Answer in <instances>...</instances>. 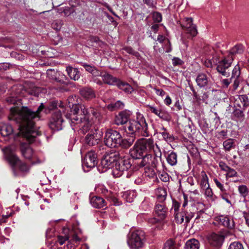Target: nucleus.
<instances>
[{
  "label": "nucleus",
  "instance_id": "obj_1",
  "mask_svg": "<svg viewBox=\"0 0 249 249\" xmlns=\"http://www.w3.org/2000/svg\"><path fill=\"white\" fill-rule=\"evenodd\" d=\"M56 106L57 103L55 102H53L45 107L42 103L36 112L32 111L26 107H12L9 119L20 124L18 127L19 131L14 136V139L17 140L18 137L22 136L26 138L29 142H32L36 136L40 135L39 131L35 130L33 119L39 117V112L43 109L47 113Z\"/></svg>",
  "mask_w": 249,
  "mask_h": 249
},
{
  "label": "nucleus",
  "instance_id": "obj_2",
  "mask_svg": "<svg viewBox=\"0 0 249 249\" xmlns=\"http://www.w3.org/2000/svg\"><path fill=\"white\" fill-rule=\"evenodd\" d=\"M69 107L73 112L72 115L66 114V117L71 120V125L74 130H79L81 133L85 134L91 128L92 124H98L102 120V116L97 109L86 108L76 103L73 96L68 98Z\"/></svg>",
  "mask_w": 249,
  "mask_h": 249
},
{
  "label": "nucleus",
  "instance_id": "obj_3",
  "mask_svg": "<svg viewBox=\"0 0 249 249\" xmlns=\"http://www.w3.org/2000/svg\"><path fill=\"white\" fill-rule=\"evenodd\" d=\"M153 153L156 157L161 156V152L158 145L153 138H142L137 141L132 148L130 149V156L135 159L143 156L144 153Z\"/></svg>",
  "mask_w": 249,
  "mask_h": 249
},
{
  "label": "nucleus",
  "instance_id": "obj_4",
  "mask_svg": "<svg viewBox=\"0 0 249 249\" xmlns=\"http://www.w3.org/2000/svg\"><path fill=\"white\" fill-rule=\"evenodd\" d=\"M128 132L139 136L148 137V126L143 115L139 112L136 113V119L131 120L127 125Z\"/></svg>",
  "mask_w": 249,
  "mask_h": 249
},
{
  "label": "nucleus",
  "instance_id": "obj_5",
  "mask_svg": "<svg viewBox=\"0 0 249 249\" xmlns=\"http://www.w3.org/2000/svg\"><path fill=\"white\" fill-rule=\"evenodd\" d=\"M5 155L7 160L12 168L15 175H18L16 171L17 167L22 172L28 171L29 167L25 163L22 162L14 153L7 150L5 152Z\"/></svg>",
  "mask_w": 249,
  "mask_h": 249
},
{
  "label": "nucleus",
  "instance_id": "obj_6",
  "mask_svg": "<svg viewBox=\"0 0 249 249\" xmlns=\"http://www.w3.org/2000/svg\"><path fill=\"white\" fill-rule=\"evenodd\" d=\"M132 160L128 157L119 159L115 163L112 170V175L115 178H119L123 175L131 167Z\"/></svg>",
  "mask_w": 249,
  "mask_h": 249
},
{
  "label": "nucleus",
  "instance_id": "obj_7",
  "mask_svg": "<svg viewBox=\"0 0 249 249\" xmlns=\"http://www.w3.org/2000/svg\"><path fill=\"white\" fill-rule=\"evenodd\" d=\"M145 239L144 233L136 231L131 233L127 239V244L131 248L138 249L143 246Z\"/></svg>",
  "mask_w": 249,
  "mask_h": 249
},
{
  "label": "nucleus",
  "instance_id": "obj_8",
  "mask_svg": "<svg viewBox=\"0 0 249 249\" xmlns=\"http://www.w3.org/2000/svg\"><path fill=\"white\" fill-rule=\"evenodd\" d=\"M121 135L118 131L112 130H107L104 138L105 144L109 147H117L120 145Z\"/></svg>",
  "mask_w": 249,
  "mask_h": 249
},
{
  "label": "nucleus",
  "instance_id": "obj_9",
  "mask_svg": "<svg viewBox=\"0 0 249 249\" xmlns=\"http://www.w3.org/2000/svg\"><path fill=\"white\" fill-rule=\"evenodd\" d=\"M179 24L188 38L194 37L197 34L196 27L193 23L192 18H185Z\"/></svg>",
  "mask_w": 249,
  "mask_h": 249
},
{
  "label": "nucleus",
  "instance_id": "obj_10",
  "mask_svg": "<svg viewBox=\"0 0 249 249\" xmlns=\"http://www.w3.org/2000/svg\"><path fill=\"white\" fill-rule=\"evenodd\" d=\"M97 156L94 151H90L85 156L82 161V166L85 171L88 172L94 167L97 164Z\"/></svg>",
  "mask_w": 249,
  "mask_h": 249
},
{
  "label": "nucleus",
  "instance_id": "obj_11",
  "mask_svg": "<svg viewBox=\"0 0 249 249\" xmlns=\"http://www.w3.org/2000/svg\"><path fill=\"white\" fill-rule=\"evenodd\" d=\"M63 121L61 111L56 110L50 120L49 126L54 131L60 130L62 129Z\"/></svg>",
  "mask_w": 249,
  "mask_h": 249
},
{
  "label": "nucleus",
  "instance_id": "obj_12",
  "mask_svg": "<svg viewBox=\"0 0 249 249\" xmlns=\"http://www.w3.org/2000/svg\"><path fill=\"white\" fill-rule=\"evenodd\" d=\"M233 60V56L227 55L219 61L217 64L216 70L222 75L227 76L229 73L226 71V70L231 67Z\"/></svg>",
  "mask_w": 249,
  "mask_h": 249
},
{
  "label": "nucleus",
  "instance_id": "obj_13",
  "mask_svg": "<svg viewBox=\"0 0 249 249\" xmlns=\"http://www.w3.org/2000/svg\"><path fill=\"white\" fill-rule=\"evenodd\" d=\"M230 78L233 80V87L234 89H236L239 87L240 83L242 80V78L241 77V69L238 64L235 65L232 70L231 77Z\"/></svg>",
  "mask_w": 249,
  "mask_h": 249
},
{
  "label": "nucleus",
  "instance_id": "obj_14",
  "mask_svg": "<svg viewBox=\"0 0 249 249\" xmlns=\"http://www.w3.org/2000/svg\"><path fill=\"white\" fill-rule=\"evenodd\" d=\"M156 156H153L152 154H146L142 157L139 165L141 167H146V169L149 167H154L157 163Z\"/></svg>",
  "mask_w": 249,
  "mask_h": 249
},
{
  "label": "nucleus",
  "instance_id": "obj_15",
  "mask_svg": "<svg viewBox=\"0 0 249 249\" xmlns=\"http://www.w3.org/2000/svg\"><path fill=\"white\" fill-rule=\"evenodd\" d=\"M117 156L115 154H110L104 157L102 160L101 164L102 166L106 170L113 167L114 163L117 161Z\"/></svg>",
  "mask_w": 249,
  "mask_h": 249
},
{
  "label": "nucleus",
  "instance_id": "obj_16",
  "mask_svg": "<svg viewBox=\"0 0 249 249\" xmlns=\"http://www.w3.org/2000/svg\"><path fill=\"white\" fill-rule=\"evenodd\" d=\"M131 113L129 110H124L116 116L115 123L117 125L125 124L129 119Z\"/></svg>",
  "mask_w": 249,
  "mask_h": 249
},
{
  "label": "nucleus",
  "instance_id": "obj_17",
  "mask_svg": "<svg viewBox=\"0 0 249 249\" xmlns=\"http://www.w3.org/2000/svg\"><path fill=\"white\" fill-rule=\"evenodd\" d=\"M224 237L220 234L213 233L208 237L209 244L213 247H218L222 245Z\"/></svg>",
  "mask_w": 249,
  "mask_h": 249
},
{
  "label": "nucleus",
  "instance_id": "obj_18",
  "mask_svg": "<svg viewBox=\"0 0 249 249\" xmlns=\"http://www.w3.org/2000/svg\"><path fill=\"white\" fill-rule=\"evenodd\" d=\"M99 76L102 78L103 81L108 85H117L119 80L107 73L106 71H100Z\"/></svg>",
  "mask_w": 249,
  "mask_h": 249
},
{
  "label": "nucleus",
  "instance_id": "obj_19",
  "mask_svg": "<svg viewBox=\"0 0 249 249\" xmlns=\"http://www.w3.org/2000/svg\"><path fill=\"white\" fill-rule=\"evenodd\" d=\"M21 152L23 156L28 160L36 158L33 149L28 144H22L21 145Z\"/></svg>",
  "mask_w": 249,
  "mask_h": 249
},
{
  "label": "nucleus",
  "instance_id": "obj_20",
  "mask_svg": "<svg viewBox=\"0 0 249 249\" xmlns=\"http://www.w3.org/2000/svg\"><path fill=\"white\" fill-rule=\"evenodd\" d=\"M210 80V78L206 74L204 73H199L196 79L197 86L201 88L206 87L208 85Z\"/></svg>",
  "mask_w": 249,
  "mask_h": 249
},
{
  "label": "nucleus",
  "instance_id": "obj_21",
  "mask_svg": "<svg viewBox=\"0 0 249 249\" xmlns=\"http://www.w3.org/2000/svg\"><path fill=\"white\" fill-rule=\"evenodd\" d=\"M100 137L97 133H93L88 134L85 138V142L90 146L95 145L99 143Z\"/></svg>",
  "mask_w": 249,
  "mask_h": 249
},
{
  "label": "nucleus",
  "instance_id": "obj_22",
  "mask_svg": "<svg viewBox=\"0 0 249 249\" xmlns=\"http://www.w3.org/2000/svg\"><path fill=\"white\" fill-rule=\"evenodd\" d=\"M90 202L91 205L95 208H102L106 206L105 200L99 196H93L90 199Z\"/></svg>",
  "mask_w": 249,
  "mask_h": 249
},
{
  "label": "nucleus",
  "instance_id": "obj_23",
  "mask_svg": "<svg viewBox=\"0 0 249 249\" xmlns=\"http://www.w3.org/2000/svg\"><path fill=\"white\" fill-rule=\"evenodd\" d=\"M155 211L160 219L162 220L165 218L167 213V208L163 204H157L155 206Z\"/></svg>",
  "mask_w": 249,
  "mask_h": 249
},
{
  "label": "nucleus",
  "instance_id": "obj_24",
  "mask_svg": "<svg viewBox=\"0 0 249 249\" xmlns=\"http://www.w3.org/2000/svg\"><path fill=\"white\" fill-rule=\"evenodd\" d=\"M66 71L71 79L76 81L79 79L80 73L77 68H74L71 66H68L66 68Z\"/></svg>",
  "mask_w": 249,
  "mask_h": 249
},
{
  "label": "nucleus",
  "instance_id": "obj_25",
  "mask_svg": "<svg viewBox=\"0 0 249 249\" xmlns=\"http://www.w3.org/2000/svg\"><path fill=\"white\" fill-rule=\"evenodd\" d=\"M80 94L84 98L89 100L95 97L94 91L90 88H85L80 90Z\"/></svg>",
  "mask_w": 249,
  "mask_h": 249
},
{
  "label": "nucleus",
  "instance_id": "obj_26",
  "mask_svg": "<svg viewBox=\"0 0 249 249\" xmlns=\"http://www.w3.org/2000/svg\"><path fill=\"white\" fill-rule=\"evenodd\" d=\"M81 65L87 71L91 73L94 77L99 76V74H100V71L94 66L88 65L86 63H82Z\"/></svg>",
  "mask_w": 249,
  "mask_h": 249
},
{
  "label": "nucleus",
  "instance_id": "obj_27",
  "mask_svg": "<svg viewBox=\"0 0 249 249\" xmlns=\"http://www.w3.org/2000/svg\"><path fill=\"white\" fill-rule=\"evenodd\" d=\"M13 131V128L10 124H3L0 126V133L3 137L11 135Z\"/></svg>",
  "mask_w": 249,
  "mask_h": 249
},
{
  "label": "nucleus",
  "instance_id": "obj_28",
  "mask_svg": "<svg viewBox=\"0 0 249 249\" xmlns=\"http://www.w3.org/2000/svg\"><path fill=\"white\" fill-rule=\"evenodd\" d=\"M135 138L134 136H131L129 138L123 139L122 136L121 137L120 140V146L124 148H127L129 147L135 141Z\"/></svg>",
  "mask_w": 249,
  "mask_h": 249
},
{
  "label": "nucleus",
  "instance_id": "obj_29",
  "mask_svg": "<svg viewBox=\"0 0 249 249\" xmlns=\"http://www.w3.org/2000/svg\"><path fill=\"white\" fill-rule=\"evenodd\" d=\"M199 242L195 239H191L188 240L185 245V249H199Z\"/></svg>",
  "mask_w": 249,
  "mask_h": 249
},
{
  "label": "nucleus",
  "instance_id": "obj_30",
  "mask_svg": "<svg viewBox=\"0 0 249 249\" xmlns=\"http://www.w3.org/2000/svg\"><path fill=\"white\" fill-rule=\"evenodd\" d=\"M219 220L220 222L225 227L229 228H232L234 227L233 221L232 219L230 220L228 217L221 216L219 217Z\"/></svg>",
  "mask_w": 249,
  "mask_h": 249
},
{
  "label": "nucleus",
  "instance_id": "obj_31",
  "mask_svg": "<svg viewBox=\"0 0 249 249\" xmlns=\"http://www.w3.org/2000/svg\"><path fill=\"white\" fill-rule=\"evenodd\" d=\"M117 85L119 89L124 90L126 93H131L133 90V88L129 84L123 82L120 80Z\"/></svg>",
  "mask_w": 249,
  "mask_h": 249
},
{
  "label": "nucleus",
  "instance_id": "obj_32",
  "mask_svg": "<svg viewBox=\"0 0 249 249\" xmlns=\"http://www.w3.org/2000/svg\"><path fill=\"white\" fill-rule=\"evenodd\" d=\"M244 52V47L242 45H237L232 48L228 55H231L234 58V55L236 54L242 53Z\"/></svg>",
  "mask_w": 249,
  "mask_h": 249
},
{
  "label": "nucleus",
  "instance_id": "obj_33",
  "mask_svg": "<svg viewBox=\"0 0 249 249\" xmlns=\"http://www.w3.org/2000/svg\"><path fill=\"white\" fill-rule=\"evenodd\" d=\"M156 194L159 201H163L166 199L167 192L165 189L163 188H159L156 190Z\"/></svg>",
  "mask_w": 249,
  "mask_h": 249
},
{
  "label": "nucleus",
  "instance_id": "obj_34",
  "mask_svg": "<svg viewBox=\"0 0 249 249\" xmlns=\"http://www.w3.org/2000/svg\"><path fill=\"white\" fill-rule=\"evenodd\" d=\"M201 179L200 182V186L201 188L204 189L205 188L209 186L210 184L209 183V178L205 171H202L201 172Z\"/></svg>",
  "mask_w": 249,
  "mask_h": 249
},
{
  "label": "nucleus",
  "instance_id": "obj_35",
  "mask_svg": "<svg viewBox=\"0 0 249 249\" xmlns=\"http://www.w3.org/2000/svg\"><path fill=\"white\" fill-rule=\"evenodd\" d=\"M235 140L233 139H228L223 143V145L225 151H229L234 147Z\"/></svg>",
  "mask_w": 249,
  "mask_h": 249
},
{
  "label": "nucleus",
  "instance_id": "obj_36",
  "mask_svg": "<svg viewBox=\"0 0 249 249\" xmlns=\"http://www.w3.org/2000/svg\"><path fill=\"white\" fill-rule=\"evenodd\" d=\"M157 40L160 43H167L169 44V47L166 48V53H169L171 51L172 48L171 47V43L168 39L166 38L162 35H159L157 38Z\"/></svg>",
  "mask_w": 249,
  "mask_h": 249
},
{
  "label": "nucleus",
  "instance_id": "obj_37",
  "mask_svg": "<svg viewBox=\"0 0 249 249\" xmlns=\"http://www.w3.org/2000/svg\"><path fill=\"white\" fill-rule=\"evenodd\" d=\"M136 197L135 194L133 191L126 192L123 195V197L126 202L131 203L133 201Z\"/></svg>",
  "mask_w": 249,
  "mask_h": 249
},
{
  "label": "nucleus",
  "instance_id": "obj_38",
  "mask_svg": "<svg viewBox=\"0 0 249 249\" xmlns=\"http://www.w3.org/2000/svg\"><path fill=\"white\" fill-rule=\"evenodd\" d=\"M167 161L171 165H175L177 162V155L174 152H171L167 158Z\"/></svg>",
  "mask_w": 249,
  "mask_h": 249
},
{
  "label": "nucleus",
  "instance_id": "obj_39",
  "mask_svg": "<svg viewBox=\"0 0 249 249\" xmlns=\"http://www.w3.org/2000/svg\"><path fill=\"white\" fill-rule=\"evenodd\" d=\"M6 211L2 212L1 218H0V222L4 223L6 222V219L12 215V210L9 208H7Z\"/></svg>",
  "mask_w": 249,
  "mask_h": 249
},
{
  "label": "nucleus",
  "instance_id": "obj_40",
  "mask_svg": "<svg viewBox=\"0 0 249 249\" xmlns=\"http://www.w3.org/2000/svg\"><path fill=\"white\" fill-rule=\"evenodd\" d=\"M156 115L163 120L168 121L169 120V116L167 112L161 108H160Z\"/></svg>",
  "mask_w": 249,
  "mask_h": 249
},
{
  "label": "nucleus",
  "instance_id": "obj_41",
  "mask_svg": "<svg viewBox=\"0 0 249 249\" xmlns=\"http://www.w3.org/2000/svg\"><path fill=\"white\" fill-rule=\"evenodd\" d=\"M145 175L146 176L148 177L149 178H156V175L155 173L154 170L152 167H149L146 169L145 171Z\"/></svg>",
  "mask_w": 249,
  "mask_h": 249
},
{
  "label": "nucleus",
  "instance_id": "obj_42",
  "mask_svg": "<svg viewBox=\"0 0 249 249\" xmlns=\"http://www.w3.org/2000/svg\"><path fill=\"white\" fill-rule=\"evenodd\" d=\"M164 249H178V248L173 240L170 239L167 241L165 243Z\"/></svg>",
  "mask_w": 249,
  "mask_h": 249
},
{
  "label": "nucleus",
  "instance_id": "obj_43",
  "mask_svg": "<svg viewBox=\"0 0 249 249\" xmlns=\"http://www.w3.org/2000/svg\"><path fill=\"white\" fill-rule=\"evenodd\" d=\"M238 191L241 195L244 197L246 196L248 194V189L245 185H240L238 187Z\"/></svg>",
  "mask_w": 249,
  "mask_h": 249
},
{
  "label": "nucleus",
  "instance_id": "obj_44",
  "mask_svg": "<svg viewBox=\"0 0 249 249\" xmlns=\"http://www.w3.org/2000/svg\"><path fill=\"white\" fill-rule=\"evenodd\" d=\"M175 214V219L178 223H182L184 220V213H176Z\"/></svg>",
  "mask_w": 249,
  "mask_h": 249
},
{
  "label": "nucleus",
  "instance_id": "obj_45",
  "mask_svg": "<svg viewBox=\"0 0 249 249\" xmlns=\"http://www.w3.org/2000/svg\"><path fill=\"white\" fill-rule=\"evenodd\" d=\"M161 129L163 130L162 132H160V133L162 135L163 138L166 141H171L172 139L171 135L166 131V129L162 127Z\"/></svg>",
  "mask_w": 249,
  "mask_h": 249
},
{
  "label": "nucleus",
  "instance_id": "obj_46",
  "mask_svg": "<svg viewBox=\"0 0 249 249\" xmlns=\"http://www.w3.org/2000/svg\"><path fill=\"white\" fill-rule=\"evenodd\" d=\"M239 99L242 103L243 107H246L248 106L249 99L248 97L245 95H242L239 96Z\"/></svg>",
  "mask_w": 249,
  "mask_h": 249
},
{
  "label": "nucleus",
  "instance_id": "obj_47",
  "mask_svg": "<svg viewBox=\"0 0 249 249\" xmlns=\"http://www.w3.org/2000/svg\"><path fill=\"white\" fill-rule=\"evenodd\" d=\"M228 249H244V248L240 242H234L231 244Z\"/></svg>",
  "mask_w": 249,
  "mask_h": 249
},
{
  "label": "nucleus",
  "instance_id": "obj_48",
  "mask_svg": "<svg viewBox=\"0 0 249 249\" xmlns=\"http://www.w3.org/2000/svg\"><path fill=\"white\" fill-rule=\"evenodd\" d=\"M213 181L215 183L216 187L219 189L222 193H224L226 192V190L222 183H221L216 178H214L213 179Z\"/></svg>",
  "mask_w": 249,
  "mask_h": 249
},
{
  "label": "nucleus",
  "instance_id": "obj_49",
  "mask_svg": "<svg viewBox=\"0 0 249 249\" xmlns=\"http://www.w3.org/2000/svg\"><path fill=\"white\" fill-rule=\"evenodd\" d=\"M237 176V172L233 169L229 168V170L227 171L226 178H232Z\"/></svg>",
  "mask_w": 249,
  "mask_h": 249
},
{
  "label": "nucleus",
  "instance_id": "obj_50",
  "mask_svg": "<svg viewBox=\"0 0 249 249\" xmlns=\"http://www.w3.org/2000/svg\"><path fill=\"white\" fill-rule=\"evenodd\" d=\"M203 189L205 190V196L206 197L209 198H212L213 194L210 186L207 187Z\"/></svg>",
  "mask_w": 249,
  "mask_h": 249
},
{
  "label": "nucleus",
  "instance_id": "obj_51",
  "mask_svg": "<svg viewBox=\"0 0 249 249\" xmlns=\"http://www.w3.org/2000/svg\"><path fill=\"white\" fill-rule=\"evenodd\" d=\"M153 19L156 22H160L162 20L161 15L158 12H154L153 14Z\"/></svg>",
  "mask_w": 249,
  "mask_h": 249
},
{
  "label": "nucleus",
  "instance_id": "obj_52",
  "mask_svg": "<svg viewBox=\"0 0 249 249\" xmlns=\"http://www.w3.org/2000/svg\"><path fill=\"white\" fill-rule=\"evenodd\" d=\"M232 82V80L230 79H223L220 81L222 87L224 88H227L228 87L230 83Z\"/></svg>",
  "mask_w": 249,
  "mask_h": 249
},
{
  "label": "nucleus",
  "instance_id": "obj_53",
  "mask_svg": "<svg viewBox=\"0 0 249 249\" xmlns=\"http://www.w3.org/2000/svg\"><path fill=\"white\" fill-rule=\"evenodd\" d=\"M183 63V61L178 57H174L172 59V63L174 66L181 65Z\"/></svg>",
  "mask_w": 249,
  "mask_h": 249
},
{
  "label": "nucleus",
  "instance_id": "obj_54",
  "mask_svg": "<svg viewBox=\"0 0 249 249\" xmlns=\"http://www.w3.org/2000/svg\"><path fill=\"white\" fill-rule=\"evenodd\" d=\"M124 50L125 51L128 53L133 54L136 56H137L139 54L138 52L134 51L131 47H125L124 49Z\"/></svg>",
  "mask_w": 249,
  "mask_h": 249
},
{
  "label": "nucleus",
  "instance_id": "obj_55",
  "mask_svg": "<svg viewBox=\"0 0 249 249\" xmlns=\"http://www.w3.org/2000/svg\"><path fill=\"white\" fill-rule=\"evenodd\" d=\"M194 216V214L193 213H184L185 222L186 223H188Z\"/></svg>",
  "mask_w": 249,
  "mask_h": 249
},
{
  "label": "nucleus",
  "instance_id": "obj_56",
  "mask_svg": "<svg viewBox=\"0 0 249 249\" xmlns=\"http://www.w3.org/2000/svg\"><path fill=\"white\" fill-rule=\"evenodd\" d=\"M147 107H148L150 111L155 114V115H156L158 113L159 110H160V108H158L154 106H152L149 105H147Z\"/></svg>",
  "mask_w": 249,
  "mask_h": 249
},
{
  "label": "nucleus",
  "instance_id": "obj_57",
  "mask_svg": "<svg viewBox=\"0 0 249 249\" xmlns=\"http://www.w3.org/2000/svg\"><path fill=\"white\" fill-rule=\"evenodd\" d=\"M219 166L220 169L225 172H227V171L228 170H229L230 167L228 166H227L226 165V164L223 161L219 162Z\"/></svg>",
  "mask_w": 249,
  "mask_h": 249
},
{
  "label": "nucleus",
  "instance_id": "obj_58",
  "mask_svg": "<svg viewBox=\"0 0 249 249\" xmlns=\"http://www.w3.org/2000/svg\"><path fill=\"white\" fill-rule=\"evenodd\" d=\"M68 239V237L67 236H62L61 235H59L58 237V242L61 245H63Z\"/></svg>",
  "mask_w": 249,
  "mask_h": 249
},
{
  "label": "nucleus",
  "instance_id": "obj_59",
  "mask_svg": "<svg viewBox=\"0 0 249 249\" xmlns=\"http://www.w3.org/2000/svg\"><path fill=\"white\" fill-rule=\"evenodd\" d=\"M179 207L180 204L178 202L176 201H173L172 209L174 210L175 213H176L178 211Z\"/></svg>",
  "mask_w": 249,
  "mask_h": 249
},
{
  "label": "nucleus",
  "instance_id": "obj_60",
  "mask_svg": "<svg viewBox=\"0 0 249 249\" xmlns=\"http://www.w3.org/2000/svg\"><path fill=\"white\" fill-rule=\"evenodd\" d=\"M154 89L157 95H159L162 97L165 95V91L161 89H158L155 88H154Z\"/></svg>",
  "mask_w": 249,
  "mask_h": 249
},
{
  "label": "nucleus",
  "instance_id": "obj_61",
  "mask_svg": "<svg viewBox=\"0 0 249 249\" xmlns=\"http://www.w3.org/2000/svg\"><path fill=\"white\" fill-rule=\"evenodd\" d=\"M63 12L65 16H68L73 12V9L70 7H67L64 10Z\"/></svg>",
  "mask_w": 249,
  "mask_h": 249
},
{
  "label": "nucleus",
  "instance_id": "obj_62",
  "mask_svg": "<svg viewBox=\"0 0 249 249\" xmlns=\"http://www.w3.org/2000/svg\"><path fill=\"white\" fill-rule=\"evenodd\" d=\"M160 178L161 180H162L163 181H164V182L167 181L169 179L168 176L165 173H162L160 175Z\"/></svg>",
  "mask_w": 249,
  "mask_h": 249
},
{
  "label": "nucleus",
  "instance_id": "obj_63",
  "mask_svg": "<svg viewBox=\"0 0 249 249\" xmlns=\"http://www.w3.org/2000/svg\"><path fill=\"white\" fill-rule=\"evenodd\" d=\"M124 107L123 103L120 101H117L114 104V107L118 108H122Z\"/></svg>",
  "mask_w": 249,
  "mask_h": 249
},
{
  "label": "nucleus",
  "instance_id": "obj_64",
  "mask_svg": "<svg viewBox=\"0 0 249 249\" xmlns=\"http://www.w3.org/2000/svg\"><path fill=\"white\" fill-rule=\"evenodd\" d=\"M9 68V65L7 63H3L0 64V70H6Z\"/></svg>",
  "mask_w": 249,
  "mask_h": 249
}]
</instances>
